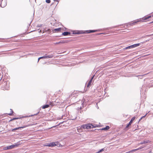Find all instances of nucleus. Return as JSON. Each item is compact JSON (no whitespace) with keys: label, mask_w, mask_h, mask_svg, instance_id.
I'll list each match as a JSON object with an SVG mask.
<instances>
[{"label":"nucleus","mask_w":153,"mask_h":153,"mask_svg":"<svg viewBox=\"0 0 153 153\" xmlns=\"http://www.w3.org/2000/svg\"><path fill=\"white\" fill-rule=\"evenodd\" d=\"M81 127L82 128L90 129L91 128L95 127L96 126L94 127L93 125L91 124H88L82 125L81 126Z\"/></svg>","instance_id":"nucleus-1"},{"label":"nucleus","mask_w":153,"mask_h":153,"mask_svg":"<svg viewBox=\"0 0 153 153\" xmlns=\"http://www.w3.org/2000/svg\"><path fill=\"white\" fill-rule=\"evenodd\" d=\"M140 19H138L136 20H135V21H133L132 22H131L128 23V24H126V26H128V25H130V26H133L134 25H135L137 22H140Z\"/></svg>","instance_id":"nucleus-2"},{"label":"nucleus","mask_w":153,"mask_h":153,"mask_svg":"<svg viewBox=\"0 0 153 153\" xmlns=\"http://www.w3.org/2000/svg\"><path fill=\"white\" fill-rule=\"evenodd\" d=\"M52 30L53 33H59L62 32V31H64V30L62 28H58L54 29Z\"/></svg>","instance_id":"nucleus-3"},{"label":"nucleus","mask_w":153,"mask_h":153,"mask_svg":"<svg viewBox=\"0 0 153 153\" xmlns=\"http://www.w3.org/2000/svg\"><path fill=\"white\" fill-rule=\"evenodd\" d=\"M151 16H145L144 17H143L141 19H140V22H146V20L148 19L151 18Z\"/></svg>","instance_id":"nucleus-4"},{"label":"nucleus","mask_w":153,"mask_h":153,"mask_svg":"<svg viewBox=\"0 0 153 153\" xmlns=\"http://www.w3.org/2000/svg\"><path fill=\"white\" fill-rule=\"evenodd\" d=\"M18 145H19L18 144H16L15 145H11L10 146H9L4 147V149L7 150V149H11L13 148L18 147Z\"/></svg>","instance_id":"nucleus-5"},{"label":"nucleus","mask_w":153,"mask_h":153,"mask_svg":"<svg viewBox=\"0 0 153 153\" xmlns=\"http://www.w3.org/2000/svg\"><path fill=\"white\" fill-rule=\"evenodd\" d=\"M32 125V124H30V125H28L26 126H25L19 127H18V128H15L13 129H12V131H14L15 130H17V129H19V128H25V127H28V126H31Z\"/></svg>","instance_id":"nucleus-6"},{"label":"nucleus","mask_w":153,"mask_h":153,"mask_svg":"<svg viewBox=\"0 0 153 153\" xmlns=\"http://www.w3.org/2000/svg\"><path fill=\"white\" fill-rule=\"evenodd\" d=\"M98 30H90L86 31V32L85 33H94L95 32H97Z\"/></svg>","instance_id":"nucleus-7"},{"label":"nucleus","mask_w":153,"mask_h":153,"mask_svg":"<svg viewBox=\"0 0 153 153\" xmlns=\"http://www.w3.org/2000/svg\"><path fill=\"white\" fill-rule=\"evenodd\" d=\"M7 85V82H4L2 84V86L3 87V88L5 90H8V87H4V85Z\"/></svg>","instance_id":"nucleus-8"},{"label":"nucleus","mask_w":153,"mask_h":153,"mask_svg":"<svg viewBox=\"0 0 153 153\" xmlns=\"http://www.w3.org/2000/svg\"><path fill=\"white\" fill-rule=\"evenodd\" d=\"M53 56L52 55L44 56V59L51 58H53Z\"/></svg>","instance_id":"nucleus-9"},{"label":"nucleus","mask_w":153,"mask_h":153,"mask_svg":"<svg viewBox=\"0 0 153 153\" xmlns=\"http://www.w3.org/2000/svg\"><path fill=\"white\" fill-rule=\"evenodd\" d=\"M140 45V43L136 44H135L133 45H132L130 46L129 47H131V48L136 47H137Z\"/></svg>","instance_id":"nucleus-10"},{"label":"nucleus","mask_w":153,"mask_h":153,"mask_svg":"<svg viewBox=\"0 0 153 153\" xmlns=\"http://www.w3.org/2000/svg\"><path fill=\"white\" fill-rule=\"evenodd\" d=\"M141 149V148H138L137 149H133L131 151H129L128 152H126V153H130L131 152H135L136 151H137V150H139L140 149Z\"/></svg>","instance_id":"nucleus-11"},{"label":"nucleus","mask_w":153,"mask_h":153,"mask_svg":"<svg viewBox=\"0 0 153 153\" xmlns=\"http://www.w3.org/2000/svg\"><path fill=\"white\" fill-rule=\"evenodd\" d=\"M69 42L68 40H62L59 42V44H64L67 43Z\"/></svg>","instance_id":"nucleus-12"},{"label":"nucleus","mask_w":153,"mask_h":153,"mask_svg":"<svg viewBox=\"0 0 153 153\" xmlns=\"http://www.w3.org/2000/svg\"><path fill=\"white\" fill-rule=\"evenodd\" d=\"M93 78V77H92L91 78V79L89 81L88 83V84L87 86L88 87H89L91 85L92 83V80Z\"/></svg>","instance_id":"nucleus-13"},{"label":"nucleus","mask_w":153,"mask_h":153,"mask_svg":"<svg viewBox=\"0 0 153 153\" xmlns=\"http://www.w3.org/2000/svg\"><path fill=\"white\" fill-rule=\"evenodd\" d=\"M70 34V32H65L62 33V34L64 36H67L68 35H69Z\"/></svg>","instance_id":"nucleus-14"},{"label":"nucleus","mask_w":153,"mask_h":153,"mask_svg":"<svg viewBox=\"0 0 153 153\" xmlns=\"http://www.w3.org/2000/svg\"><path fill=\"white\" fill-rule=\"evenodd\" d=\"M77 131L79 132H81L82 131V130L81 127H78L77 128Z\"/></svg>","instance_id":"nucleus-15"},{"label":"nucleus","mask_w":153,"mask_h":153,"mask_svg":"<svg viewBox=\"0 0 153 153\" xmlns=\"http://www.w3.org/2000/svg\"><path fill=\"white\" fill-rule=\"evenodd\" d=\"M131 124L129 123L128 124V125H127L126 126L125 128L127 130L129 128L130 126L131 125Z\"/></svg>","instance_id":"nucleus-16"},{"label":"nucleus","mask_w":153,"mask_h":153,"mask_svg":"<svg viewBox=\"0 0 153 153\" xmlns=\"http://www.w3.org/2000/svg\"><path fill=\"white\" fill-rule=\"evenodd\" d=\"M135 119V117H133L132 119H131V120L130 121V122L129 123H130L131 124H132V123H133V122L134 121V120Z\"/></svg>","instance_id":"nucleus-17"},{"label":"nucleus","mask_w":153,"mask_h":153,"mask_svg":"<svg viewBox=\"0 0 153 153\" xmlns=\"http://www.w3.org/2000/svg\"><path fill=\"white\" fill-rule=\"evenodd\" d=\"M110 128L108 126H106L105 127L102 128V130H106Z\"/></svg>","instance_id":"nucleus-18"},{"label":"nucleus","mask_w":153,"mask_h":153,"mask_svg":"<svg viewBox=\"0 0 153 153\" xmlns=\"http://www.w3.org/2000/svg\"><path fill=\"white\" fill-rule=\"evenodd\" d=\"M49 104L50 105H51V106H53L56 105V104H54L53 102H49Z\"/></svg>","instance_id":"nucleus-19"},{"label":"nucleus","mask_w":153,"mask_h":153,"mask_svg":"<svg viewBox=\"0 0 153 153\" xmlns=\"http://www.w3.org/2000/svg\"><path fill=\"white\" fill-rule=\"evenodd\" d=\"M49 107V105H46L42 106V109H45L48 108Z\"/></svg>","instance_id":"nucleus-20"},{"label":"nucleus","mask_w":153,"mask_h":153,"mask_svg":"<svg viewBox=\"0 0 153 153\" xmlns=\"http://www.w3.org/2000/svg\"><path fill=\"white\" fill-rule=\"evenodd\" d=\"M10 113L7 114L10 116H11L12 115L13 113V111L12 109H10Z\"/></svg>","instance_id":"nucleus-21"},{"label":"nucleus","mask_w":153,"mask_h":153,"mask_svg":"<svg viewBox=\"0 0 153 153\" xmlns=\"http://www.w3.org/2000/svg\"><path fill=\"white\" fill-rule=\"evenodd\" d=\"M59 99H56V100L54 101V102H55V104L57 105L58 103H59Z\"/></svg>","instance_id":"nucleus-22"},{"label":"nucleus","mask_w":153,"mask_h":153,"mask_svg":"<svg viewBox=\"0 0 153 153\" xmlns=\"http://www.w3.org/2000/svg\"><path fill=\"white\" fill-rule=\"evenodd\" d=\"M56 145V144L55 143H50V144L49 145V146H55Z\"/></svg>","instance_id":"nucleus-23"},{"label":"nucleus","mask_w":153,"mask_h":153,"mask_svg":"<svg viewBox=\"0 0 153 153\" xmlns=\"http://www.w3.org/2000/svg\"><path fill=\"white\" fill-rule=\"evenodd\" d=\"M147 114V113H146V114H145V115H144V116H143V117H142L139 120V121H138V123L143 118H145V117L146 116Z\"/></svg>","instance_id":"nucleus-24"},{"label":"nucleus","mask_w":153,"mask_h":153,"mask_svg":"<svg viewBox=\"0 0 153 153\" xmlns=\"http://www.w3.org/2000/svg\"><path fill=\"white\" fill-rule=\"evenodd\" d=\"M148 143V142H146V141H144L143 142H141L139 144H145V143Z\"/></svg>","instance_id":"nucleus-25"},{"label":"nucleus","mask_w":153,"mask_h":153,"mask_svg":"<svg viewBox=\"0 0 153 153\" xmlns=\"http://www.w3.org/2000/svg\"><path fill=\"white\" fill-rule=\"evenodd\" d=\"M44 59V56H42V57H40L38 58V62H39L40 59Z\"/></svg>","instance_id":"nucleus-26"},{"label":"nucleus","mask_w":153,"mask_h":153,"mask_svg":"<svg viewBox=\"0 0 153 153\" xmlns=\"http://www.w3.org/2000/svg\"><path fill=\"white\" fill-rule=\"evenodd\" d=\"M104 150L103 149H102L101 150L99 151L98 152H97V153H100V152H102Z\"/></svg>","instance_id":"nucleus-27"},{"label":"nucleus","mask_w":153,"mask_h":153,"mask_svg":"<svg viewBox=\"0 0 153 153\" xmlns=\"http://www.w3.org/2000/svg\"><path fill=\"white\" fill-rule=\"evenodd\" d=\"M46 2L48 3H50L51 2L50 0H46Z\"/></svg>","instance_id":"nucleus-28"},{"label":"nucleus","mask_w":153,"mask_h":153,"mask_svg":"<svg viewBox=\"0 0 153 153\" xmlns=\"http://www.w3.org/2000/svg\"><path fill=\"white\" fill-rule=\"evenodd\" d=\"M47 32H48L49 33H51V30L50 29H48L47 30Z\"/></svg>","instance_id":"nucleus-29"},{"label":"nucleus","mask_w":153,"mask_h":153,"mask_svg":"<svg viewBox=\"0 0 153 153\" xmlns=\"http://www.w3.org/2000/svg\"><path fill=\"white\" fill-rule=\"evenodd\" d=\"M54 2H56L57 3V4L59 2V1L58 0H54Z\"/></svg>","instance_id":"nucleus-30"},{"label":"nucleus","mask_w":153,"mask_h":153,"mask_svg":"<svg viewBox=\"0 0 153 153\" xmlns=\"http://www.w3.org/2000/svg\"><path fill=\"white\" fill-rule=\"evenodd\" d=\"M120 26V25H119V26ZM118 27V26H114L113 27H110V29H112V28H115V27Z\"/></svg>","instance_id":"nucleus-31"},{"label":"nucleus","mask_w":153,"mask_h":153,"mask_svg":"<svg viewBox=\"0 0 153 153\" xmlns=\"http://www.w3.org/2000/svg\"><path fill=\"white\" fill-rule=\"evenodd\" d=\"M74 92H73L71 94V96H72V95H73L74 94H75V93H74Z\"/></svg>","instance_id":"nucleus-32"},{"label":"nucleus","mask_w":153,"mask_h":153,"mask_svg":"<svg viewBox=\"0 0 153 153\" xmlns=\"http://www.w3.org/2000/svg\"><path fill=\"white\" fill-rule=\"evenodd\" d=\"M17 119V118H13V119L10 120V121H11V120H14Z\"/></svg>","instance_id":"nucleus-33"},{"label":"nucleus","mask_w":153,"mask_h":153,"mask_svg":"<svg viewBox=\"0 0 153 153\" xmlns=\"http://www.w3.org/2000/svg\"><path fill=\"white\" fill-rule=\"evenodd\" d=\"M131 48V47H129V46H128L126 48V49H128V48Z\"/></svg>","instance_id":"nucleus-34"},{"label":"nucleus","mask_w":153,"mask_h":153,"mask_svg":"<svg viewBox=\"0 0 153 153\" xmlns=\"http://www.w3.org/2000/svg\"><path fill=\"white\" fill-rule=\"evenodd\" d=\"M3 39H0V42H3L4 41H3Z\"/></svg>","instance_id":"nucleus-35"},{"label":"nucleus","mask_w":153,"mask_h":153,"mask_svg":"<svg viewBox=\"0 0 153 153\" xmlns=\"http://www.w3.org/2000/svg\"><path fill=\"white\" fill-rule=\"evenodd\" d=\"M55 44H59V42H56V43H55Z\"/></svg>","instance_id":"nucleus-36"},{"label":"nucleus","mask_w":153,"mask_h":153,"mask_svg":"<svg viewBox=\"0 0 153 153\" xmlns=\"http://www.w3.org/2000/svg\"><path fill=\"white\" fill-rule=\"evenodd\" d=\"M153 23V21L151 22L150 23Z\"/></svg>","instance_id":"nucleus-37"},{"label":"nucleus","mask_w":153,"mask_h":153,"mask_svg":"<svg viewBox=\"0 0 153 153\" xmlns=\"http://www.w3.org/2000/svg\"><path fill=\"white\" fill-rule=\"evenodd\" d=\"M2 2H1V4H2Z\"/></svg>","instance_id":"nucleus-38"},{"label":"nucleus","mask_w":153,"mask_h":153,"mask_svg":"<svg viewBox=\"0 0 153 153\" xmlns=\"http://www.w3.org/2000/svg\"><path fill=\"white\" fill-rule=\"evenodd\" d=\"M119 30H118V31H119Z\"/></svg>","instance_id":"nucleus-39"},{"label":"nucleus","mask_w":153,"mask_h":153,"mask_svg":"<svg viewBox=\"0 0 153 153\" xmlns=\"http://www.w3.org/2000/svg\"><path fill=\"white\" fill-rule=\"evenodd\" d=\"M125 32V31H123V32Z\"/></svg>","instance_id":"nucleus-40"}]
</instances>
